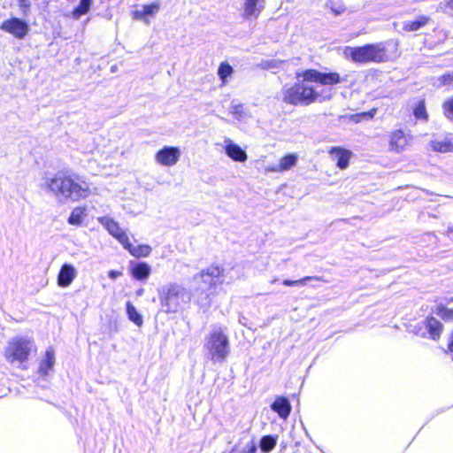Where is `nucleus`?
<instances>
[{"label":"nucleus","instance_id":"nucleus-1","mask_svg":"<svg viewBox=\"0 0 453 453\" xmlns=\"http://www.w3.org/2000/svg\"><path fill=\"white\" fill-rule=\"evenodd\" d=\"M296 78L303 82H295L283 88L281 91L282 101L293 106H307L321 101L317 89L303 82H315L322 86H335L344 81L341 74L335 71L320 72L317 69L308 68L296 73Z\"/></svg>","mask_w":453,"mask_h":453},{"label":"nucleus","instance_id":"nucleus-2","mask_svg":"<svg viewBox=\"0 0 453 453\" xmlns=\"http://www.w3.org/2000/svg\"><path fill=\"white\" fill-rule=\"evenodd\" d=\"M45 188L59 201L78 202L92 194L88 179L73 172H60L49 178Z\"/></svg>","mask_w":453,"mask_h":453},{"label":"nucleus","instance_id":"nucleus-3","mask_svg":"<svg viewBox=\"0 0 453 453\" xmlns=\"http://www.w3.org/2000/svg\"><path fill=\"white\" fill-rule=\"evenodd\" d=\"M344 58L356 64L384 63L388 60L387 48L383 42L366 43L361 46H346L342 50Z\"/></svg>","mask_w":453,"mask_h":453},{"label":"nucleus","instance_id":"nucleus-4","mask_svg":"<svg viewBox=\"0 0 453 453\" xmlns=\"http://www.w3.org/2000/svg\"><path fill=\"white\" fill-rule=\"evenodd\" d=\"M186 294V288L178 283L172 282L158 289V299L165 313L177 312Z\"/></svg>","mask_w":453,"mask_h":453},{"label":"nucleus","instance_id":"nucleus-5","mask_svg":"<svg viewBox=\"0 0 453 453\" xmlns=\"http://www.w3.org/2000/svg\"><path fill=\"white\" fill-rule=\"evenodd\" d=\"M205 349L214 361H224L229 354V340L221 330H212L206 337Z\"/></svg>","mask_w":453,"mask_h":453},{"label":"nucleus","instance_id":"nucleus-6","mask_svg":"<svg viewBox=\"0 0 453 453\" xmlns=\"http://www.w3.org/2000/svg\"><path fill=\"white\" fill-rule=\"evenodd\" d=\"M32 342L23 337H15L8 342L4 357L9 363H23L29 357Z\"/></svg>","mask_w":453,"mask_h":453},{"label":"nucleus","instance_id":"nucleus-7","mask_svg":"<svg viewBox=\"0 0 453 453\" xmlns=\"http://www.w3.org/2000/svg\"><path fill=\"white\" fill-rule=\"evenodd\" d=\"M0 29L12 35L13 37L21 40L27 35L29 32V26L24 19L17 17H12L1 23Z\"/></svg>","mask_w":453,"mask_h":453},{"label":"nucleus","instance_id":"nucleus-8","mask_svg":"<svg viewBox=\"0 0 453 453\" xmlns=\"http://www.w3.org/2000/svg\"><path fill=\"white\" fill-rule=\"evenodd\" d=\"M224 275V269L219 265H211L199 273L202 281L206 285L208 290H215L218 284H222L220 280Z\"/></svg>","mask_w":453,"mask_h":453},{"label":"nucleus","instance_id":"nucleus-9","mask_svg":"<svg viewBox=\"0 0 453 453\" xmlns=\"http://www.w3.org/2000/svg\"><path fill=\"white\" fill-rule=\"evenodd\" d=\"M180 157V150L175 146H164L155 154V161L162 165L171 167L178 163Z\"/></svg>","mask_w":453,"mask_h":453},{"label":"nucleus","instance_id":"nucleus-10","mask_svg":"<svg viewBox=\"0 0 453 453\" xmlns=\"http://www.w3.org/2000/svg\"><path fill=\"white\" fill-rule=\"evenodd\" d=\"M411 136L403 128L394 129L388 134V148L390 151L400 153L410 143Z\"/></svg>","mask_w":453,"mask_h":453},{"label":"nucleus","instance_id":"nucleus-11","mask_svg":"<svg viewBox=\"0 0 453 453\" xmlns=\"http://www.w3.org/2000/svg\"><path fill=\"white\" fill-rule=\"evenodd\" d=\"M98 222L103 225L108 233L116 240H118L122 245L127 241L128 235L125 230L120 227L119 224L113 219L107 216H103L98 218Z\"/></svg>","mask_w":453,"mask_h":453},{"label":"nucleus","instance_id":"nucleus-12","mask_svg":"<svg viewBox=\"0 0 453 453\" xmlns=\"http://www.w3.org/2000/svg\"><path fill=\"white\" fill-rule=\"evenodd\" d=\"M265 9V0H242V17L244 19H256Z\"/></svg>","mask_w":453,"mask_h":453},{"label":"nucleus","instance_id":"nucleus-13","mask_svg":"<svg viewBox=\"0 0 453 453\" xmlns=\"http://www.w3.org/2000/svg\"><path fill=\"white\" fill-rule=\"evenodd\" d=\"M424 326L431 340L439 341L443 333L442 323L433 316H427L424 320Z\"/></svg>","mask_w":453,"mask_h":453},{"label":"nucleus","instance_id":"nucleus-14","mask_svg":"<svg viewBox=\"0 0 453 453\" xmlns=\"http://www.w3.org/2000/svg\"><path fill=\"white\" fill-rule=\"evenodd\" d=\"M328 153L334 157L336 165L343 170L349 166L351 151L342 147H332Z\"/></svg>","mask_w":453,"mask_h":453},{"label":"nucleus","instance_id":"nucleus-15","mask_svg":"<svg viewBox=\"0 0 453 453\" xmlns=\"http://www.w3.org/2000/svg\"><path fill=\"white\" fill-rule=\"evenodd\" d=\"M76 276V271L73 265L64 264L60 267L58 274V285L62 288H66L74 280Z\"/></svg>","mask_w":453,"mask_h":453},{"label":"nucleus","instance_id":"nucleus-16","mask_svg":"<svg viewBox=\"0 0 453 453\" xmlns=\"http://www.w3.org/2000/svg\"><path fill=\"white\" fill-rule=\"evenodd\" d=\"M271 409L282 419H287L290 415L292 407L288 399L285 396H277L271 404Z\"/></svg>","mask_w":453,"mask_h":453},{"label":"nucleus","instance_id":"nucleus-17","mask_svg":"<svg viewBox=\"0 0 453 453\" xmlns=\"http://www.w3.org/2000/svg\"><path fill=\"white\" fill-rule=\"evenodd\" d=\"M133 257L136 258L147 257L150 255L152 248L149 244H139L134 246L131 243L129 238L122 245Z\"/></svg>","mask_w":453,"mask_h":453},{"label":"nucleus","instance_id":"nucleus-18","mask_svg":"<svg viewBox=\"0 0 453 453\" xmlns=\"http://www.w3.org/2000/svg\"><path fill=\"white\" fill-rule=\"evenodd\" d=\"M431 21V18L427 15H418L413 20L403 22L402 29L406 33L416 32L426 27Z\"/></svg>","mask_w":453,"mask_h":453},{"label":"nucleus","instance_id":"nucleus-19","mask_svg":"<svg viewBox=\"0 0 453 453\" xmlns=\"http://www.w3.org/2000/svg\"><path fill=\"white\" fill-rule=\"evenodd\" d=\"M151 273L150 266L146 262H139L130 268L131 276L136 280H145Z\"/></svg>","mask_w":453,"mask_h":453},{"label":"nucleus","instance_id":"nucleus-20","mask_svg":"<svg viewBox=\"0 0 453 453\" xmlns=\"http://www.w3.org/2000/svg\"><path fill=\"white\" fill-rule=\"evenodd\" d=\"M159 10V4L157 2L143 5L142 10H136L132 12L134 19L145 20L150 16H153Z\"/></svg>","mask_w":453,"mask_h":453},{"label":"nucleus","instance_id":"nucleus-21","mask_svg":"<svg viewBox=\"0 0 453 453\" xmlns=\"http://www.w3.org/2000/svg\"><path fill=\"white\" fill-rule=\"evenodd\" d=\"M226 152L230 158L237 162H244L248 157L245 150H243L239 145L234 143L226 145Z\"/></svg>","mask_w":453,"mask_h":453},{"label":"nucleus","instance_id":"nucleus-22","mask_svg":"<svg viewBox=\"0 0 453 453\" xmlns=\"http://www.w3.org/2000/svg\"><path fill=\"white\" fill-rule=\"evenodd\" d=\"M297 156L294 153H289L283 156L276 167V171L278 172H285L292 168L296 165Z\"/></svg>","mask_w":453,"mask_h":453},{"label":"nucleus","instance_id":"nucleus-23","mask_svg":"<svg viewBox=\"0 0 453 453\" xmlns=\"http://www.w3.org/2000/svg\"><path fill=\"white\" fill-rule=\"evenodd\" d=\"M86 216V208L84 206H77L68 217L67 222L72 226H81Z\"/></svg>","mask_w":453,"mask_h":453},{"label":"nucleus","instance_id":"nucleus-24","mask_svg":"<svg viewBox=\"0 0 453 453\" xmlns=\"http://www.w3.org/2000/svg\"><path fill=\"white\" fill-rule=\"evenodd\" d=\"M54 353L52 350H47L43 359L42 360L39 372L42 375H46L53 368L54 365Z\"/></svg>","mask_w":453,"mask_h":453},{"label":"nucleus","instance_id":"nucleus-25","mask_svg":"<svg viewBox=\"0 0 453 453\" xmlns=\"http://www.w3.org/2000/svg\"><path fill=\"white\" fill-rule=\"evenodd\" d=\"M377 108H372L367 111H362L347 116V119L353 123H359L363 120H370L374 118L377 113Z\"/></svg>","mask_w":453,"mask_h":453},{"label":"nucleus","instance_id":"nucleus-26","mask_svg":"<svg viewBox=\"0 0 453 453\" xmlns=\"http://www.w3.org/2000/svg\"><path fill=\"white\" fill-rule=\"evenodd\" d=\"M126 311L128 319L137 326H141L143 324L142 316L139 313V311L131 302H127Z\"/></svg>","mask_w":453,"mask_h":453},{"label":"nucleus","instance_id":"nucleus-27","mask_svg":"<svg viewBox=\"0 0 453 453\" xmlns=\"http://www.w3.org/2000/svg\"><path fill=\"white\" fill-rule=\"evenodd\" d=\"M412 113L417 119L427 121L429 119L428 113L426 108L425 99L419 100L415 107L413 108Z\"/></svg>","mask_w":453,"mask_h":453},{"label":"nucleus","instance_id":"nucleus-28","mask_svg":"<svg viewBox=\"0 0 453 453\" xmlns=\"http://www.w3.org/2000/svg\"><path fill=\"white\" fill-rule=\"evenodd\" d=\"M435 313L444 322H453V308H448L446 305L441 303L436 306Z\"/></svg>","mask_w":453,"mask_h":453},{"label":"nucleus","instance_id":"nucleus-29","mask_svg":"<svg viewBox=\"0 0 453 453\" xmlns=\"http://www.w3.org/2000/svg\"><path fill=\"white\" fill-rule=\"evenodd\" d=\"M277 443V440L275 437L272 435H264L260 439V449L263 452L268 453L272 451Z\"/></svg>","mask_w":453,"mask_h":453},{"label":"nucleus","instance_id":"nucleus-30","mask_svg":"<svg viewBox=\"0 0 453 453\" xmlns=\"http://www.w3.org/2000/svg\"><path fill=\"white\" fill-rule=\"evenodd\" d=\"M92 0H81L79 4L73 10V15L75 18H80L88 13L90 10Z\"/></svg>","mask_w":453,"mask_h":453},{"label":"nucleus","instance_id":"nucleus-31","mask_svg":"<svg viewBox=\"0 0 453 453\" xmlns=\"http://www.w3.org/2000/svg\"><path fill=\"white\" fill-rule=\"evenodd\" d=\"M233 72V67L227 62L220 63L218 69V74L223 84L226 82V79L232 75Z\"/></svg>","mask_w":453,"mask_h":453},{"label":"nucleus","instance_id":"nucleus-32","mask_svg":"<svg viewBox=\"0 0 453 453\" xmlns=\"http://www.w3.org/2000/svg\"><path fill=\"white\" fill-rule=\"evenodd\" d=\"M320 280V278L319 277H316V276H304V277H303L302 279H299V280H284L282 281V284L284 286H286V287L303 286L307 281H310V280Z\"/></svg>","mask_w":453,"mask_h":453},{"label":"nucleus","instance_id":"nucleus-33","mask_svg":"<svg viewBox=\"0 0 453 453\" xmlns=\"http://www.w3.org/2000/svg\"><path fill=\"white\" fill-rule=\"evenodd\" d=\"M442 112L444 117L453 121V96L447 98L441 104Z\"/></svg>","mask_w":453,"mask_h":453},{"label":"nucleus","instance_id":"nucleus-34","mask_svg":"<svg viewBox=\"0 0 453 453\" xmlns=\"http://www.w3.org/2000/svg\"><path fill=\"white\" fill-rule=\"evenodd\" d=\"M441 86H449L453 84V73H446L438 79Z\"/></svg>","mask_w":453,"mask_h":453},{"label":"nucleus","instance_id":"nucleus-35","mask_svg":"<svg viewBox=\"0 0 453 453\" xmlns=\"http://www.w3.org/2000/svg\"><path fill=\"white\" fill-rule=\"evenodd\" d=\"M256 452H257V447L254 443H251L250 446L245 449H239L234 448L231 450V453H256Z\"/></svg>","mask_w":453,"mask_h":453},{"label":"nucleus","instance_id":"nucleus-36","mask_svg":"<svg viewBox=\"0 0 453 453\" xmlns=\"http://www.w3.org/2000/svg\"><path fill=\"white\" fill-rule=\"evenodd\" d=\"M447 351L449 353H453V330L451 331L448 338Z\"/></svg>","mask_w":453,"mask_h":453},{"label":"nucleus","instance_id":"nucleus-37","mask_svg":"<svg viewBox=\"0 0 453 453\" xmlns=\"http://www.w3.org/2000/svg\"><path fill=\"white\" fill-rule=\"evenodd\" d=\"M121 275H122V272H120V271L111 270L108 272V276L112 280H115L118 277H120Z\"/></svg>","mask_w":453,"mask_h":453},{"label":"nucleus","instance_id":"nucleus-38","mask_svg":"<svg viewBox=\"0 0 453 453\" xmlns=\"http://www.w3.org/2000/svg\"><path fill=\"white\" fill-rule=\"evenodd\" d=\"M19 7L23 10V12L26 13V12L29 8V4L27 2V0H18Z\"/></svg>","mask_w":453,"mask_h":453},{"label":"nucleus","instance_id":"nucleus-39","mask_svg":"<svg viewBox=\"0 0 453 453\" xmlns=\"http://www.w3.org/2000/svg\"><path fill=\"white\" fill-rule=\"evenodd\" d=\"M448 234L450 240L453 242V225L448 227Z\"/></svg>","mask_w":453,"mask_h":453},{"label":"nucleus","instance_id":"nucleus-40","mask_svg":"<svg viewBox=\"0 0 453 453\" xmlns=\"http://www.w3.org/2000/svg\"><path fill=\"white\" fill-rule=\"evenodd\" d=\"M242 106L241 104L235 105L234 107V113H238L242 110Z\"/></svg>","mask_w":453,"mask_h":453},{"label":"nucleus","instance_id":"nucleus-41","mask_svg":"<svg viewBox=\"0 0 453 453\" xmlns=\"http://www.w3.org/2000/svg\"><path fill=\"white\" fill-rule=\"evenodd\" d=\"M448 5L453 10V0H448Z\"/></svg>","mask_w":453,"mask_h":453},{"label":"nucleus","instance_id":"nucleus-42","mask_svg":"<svg viewBox=\"0 0 453 453\" xmlns=\"http://www.w3.org/2000/svg\"><path fill=\"white\" fill-rule=\"evenodd\" d=\"M449 302H453V297H451L450 299H449Z\"/></svg>","mask_w":453,"mask_h":453}]
</instances>
